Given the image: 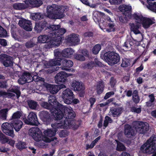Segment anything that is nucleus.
I'll return each instance as SVG.
<instances>
[{
  "mask_svg": "<svg viewBox=\"0 0 156 156\" xmlns=\"http://www.w3.org/2000/svg\"><path fill=\"white\" fill-rule=\"evenodd\" d=\"M67 7L62 5H53L48 6L46 16L52 19H60L65 16L64 13L67 10Z\"/></svg>",
  "mask_w": 156,
  "mask_h": 156,
  "instance_id": "20e7f679",
  "label": "nucleus"
},
{
  "mask_svg": "<svg viewBox=\"0 0 156 156\" xmlns=\"http://www.w3.org/2000/svg\"><path fill=\"white\" fill-rule=\"evenodd\" d=\"M12 60V58L11 57L7 55V57L4 60L3 64L5 67L10 66L13 64Z\"/></svg>",
  "mask_w": 156,
  "mask_h": 156,
  "instance_id": "2f4dec72",
  "label": "nucleus"
},
{
  "mask_svg": "<svg viewBox=\"0 0 156 156\" xmlns=\"http://www.w3.org/2000/svg\"><path fill=\"white\" fill-rule=\"evenodd\" d=\"M11 124L15 130L18 132L22 128L23 123L20 120H14L11 122Z\"/></svg>",
  "mask_w": 156,
  "mask_h": 156,
  "instance_id": "a211bd4d",
  "label": "nucleus"
},
{
  "mask_svg": "<svg viewBox=\"0 0 156 156\" xmlns=\"http://www.w3.org/2000/svg\"><path fill=\"white\" fill-rule=\"evenodd\" d=\"M62 106L59 107L58 110L55 111L54 116L57 120H61L60 122L52 124V127L54 129L63 128L67 129L73 128L76 129L78 126L75 125V122L70 119L73 118L75 116V113L70 107Z\"/></svg>",
  "mask_w": 156,
  "mask_h": 156,
  "instance_id": "f257e3e1",
  "label": "nucleus"
},
{
  "mask_svg": "<svg viewBox=\"0 0 156 156\" xmlns=\"http://www.w3.org/2000/svg\"><path fill=\"white\" fill-rule=\"evenodd\" d=\"M139 25H135L133 24L131 25V30L135 34H140V39L139 41L142 40V35L140 31L139 30Z\"/></svg>",
  "mask_w": 156,
  "mask_h": 156,
  "instance_id": "a878e982",
  "label": "nucleus"
},
{
  "mask_svg": "<svg viewBox=\"0 0 156 156\" xmlns=\"http://www.w3.org/2000/svg\"><path fill=\"white\" fill-rule=\"evenodd\" d=\"M79 36L77 34H73L70 35L67 39V41L70 44L71 46L75 45L80 41Z\"/></svg>",
  "mask_w": 156,
  "mask_h": 156,
  "instance_id": "f3484780",
  "label": "nucleus"
},
{
  "mask_svg": "<svg viewBox=\"0 0 156 156\" xmlns=\"http://www.w3.org/2000/svg\"><path fill=\"white\" fill-rule=\"evenodd\" d=\"M135 124L136 131L140 133H144L149 130L148 124L146 122H136Z\"/></svg>",
  "mask_w": 156,
  "mask_h": 156,
  "instance_id": "9b49d317",
  "label": "nucleus"
},
{
  "mask_svg": "<svg viewBox=\"0 0 156 156\" xmlns=\"http://www.w3.org/2000/svg\"><path fill=\"white\" fill-rule=\"evenodd\" d=\"M2 129L6 134L13 137L14 136V131L11 125L8 122L3 123L2 126Z\"/></svg>",
  "mask_w": 156,
  "mask_h": 156,
  "instance_id": "ddd939ff",
  "label": "nucleus"
},
{
  "mask_svg": "<svg viewBox=\"0 0 156 156\" xmlns=\"http://www.w3.org/2000/svg\"><path fill=\"white\" fill-rule=\"evenodd\" d=\"M156 137L151 136L141 147V150L144 153H153L156 148Z\"/></svg>",
  "mask_w": 156,
  "mask_h": 156,
  "instance_id": "423d86ee",
  "label": "nucleus"
},
{
  "mask_svg": "<svg viewBox=\"0 0 156 156\" xmlns=\"http://www.w3.org/2000/svg\"><path fill=\"white\" fill-rule=\"evenodd\" d=\"M0 44L3 46H6L7 45V42L4 39H0Z\"/></svg>",
  "mask_w": 156,
  "mask_h": 156,
  "instance_id": "bf43d9fd",
  "label": "nucleus"
},
{
  "mask_svg": "<svg viewBox=\"0 0 156 156\" xmlns=\"http://www.w3.org/2000/svg\"><path fill=\"white\" fill-rule=\"evenodd\" d=\"M9 139L2 133H0V141L2 144L8 142Z\"/></svg>",
  "mask_w": 156,
  "mask_h": 156,
  "instance_id": "ea45409f",
  "label": "nucleus"
},
{
  "mask_svg": "<svg viewBox=\"0 0 156 156\" xmlns=\"http://www.w3.org/2000/svg\"><path fill=\"white\" fill-rule=\"evenodd\" d=\"M73 65V63L71 60H67L64 59L62 61V66L61 67L62 69L68 71H70L71 70L70 69L67 68L72 67Z\"/></svg>",
  "mask_w": 156,
  "mask_h": 156,
  "instance_id": "aec40b11",
  "label": "nucleus"
},
{
  "mask_svg": "<svg viewBox=\"0 0 156 156\" xmlns=\"http://www.w3.org/2000/svg\"><path fill=\"white\" fill-rule=\"evenodd\" d=\"M31 16L32 19L34 20H40L44 18V16L40 13H32Z\"/></svg>",
  "mask_w": 156,
  "mask_h": 156,
  "instance_id": "473e14b6",
  "label": "nucleus"
},
{
  "mask_svg": "<svg viewBox=\"0 0 156 156\" xmlns=\"http://www.w3.org/2000/svg\"><path fill=\"white\" fill-rule=\"evenodd\" d=\"M37 117L36 114L33 112H31L27 117V119H24V122L27 124L30 125H34L37 122Z\"/></svg>",
  "mask_w": 156,
  "mask_h": 156,
  "instance_id": "4468645a",
  "label": "nucleus"
},
{
  "mask_svg": "<svg viewBox=\"0 0 156 156\" xmlns=\"http://www.w3.org/2000/svg\"><path fill=\"white\" fill-rule=\"evenodd\" d=\"M30 3V4H31L33 6L35 7L39 6L42 4V2L41 0H39V1L37 0L31 1Z\"/></svg>",
  "mask_w": 156,
  "mask_h": 156,
  "instance_id": "a18cd8bd",
  "label": "nucleus"
},
{
  "mask_svg": "<svg viewBox=\"0 0 156 156\" xmlns=\"http://www.w3.org/2000/svg\"><path fill=\"white\" fill-rule=\"evenodd\" d=\"M81 2L84 4L90 6L93 8H96L97 4H90L87 0H81Z\"/></svg>",
  "mask_w": 156,
  "mask_h": 156,
  "instance_id": "a19ab883",
  "label": "nucleus"
},
{
  "mask_svg": "<svg viewBox=\"0 0 156 156\" xmlns=\"http://www.w3.org/2000/svg\"><path fill=\"white\" fill-rule=\"evenodd\" d=\"M133 18L135 20L136 22L138 23V24H134L135 25H139V27L140 26V24L142 20L144 19V17H143V16L141 14L139 13H135L133 15ZM132 23L130 24L131 26V25Z\"/></svg>",
  "mask_w": 156,
  "mask_h": 156,
  "instance_id": "4be33fe9",
  "label": "nucleus"
},
{
  "mask_svg": "<svg viewBox=\"0 0 156 156\" xmlns=\"http://www.w3.org/2000/svg\"><path fill=\"white\" fill-rule=\"evenodd\" d=\"M72 75L71 74H67L66 72L61 71L57 74L55 77V81L57 83L59 82H64L66 79V78Z\"/></svg>",
  "mask_w": 156,
  "mask_h": 156,
  "instance_id": "2eb2a0df",
  "label": "nucleus"
},
{
  "mask_svg": "<svg viewBox=\"0 0 156 156\" xmlns=\"http://www.w3.org/2000/svg\"><path fill=\"white\" fill-rule=\"evenodd\" d=\"M104 59L109 65L112 66L117 63L119 61V55L114 52H108L104 55Z\"/></svg>",
  "mask_w": 156,
  "mask_h": 156,
  "instance_id": "0eeeda50",
  "label": "nucleus"
},
{
  "mask_svg": "<svg viewBox=\"0 0 156 156\" xmlns=\"http://www.w3.org/2000/svg\"><path fill=\"white\" fill-rule=\"evenodd\" d=\"M35 81H44L43 78L40 77L35 76L32 77L29 73L24 72L22 75L21 77L18 80V82L19 84H23L26 82H30L32 80Z\"/></svg>",
  "mask_w": 156,
  "mask_h": 156,
  "instance_id": "6e6552de",
  "label": "nucleus"
},
{
  "mask_svg": "<svg viewBox=\"0 0 156 156\" xmlns=\"http://www.w3.org/2000/svg\"><path fill=\"white\" fill-rule=\"evenodd\" d=\"M112 120L108 116H106L104 124V126L106 127L108 126V123L112 122Z\"/></svg>",
  "mask_w": 156,
  "mask_h": 156,
  "instance_id": "603ef678",
  "label": "nucleus"
},
{
  "mask_svg": "<svg viewBox=\"0 0 156 156\" xmlns=\"http://www.w3.org/2000/svg\"><path fill=\"white\" fill-rule=\"evenodd\" d=\"M34 45V44L31 41L25 44L26 47L27 48H31L33 47Z\"/></svg>",
  "mask_w": 156,
  "mask_h": 156,
  "instance_id": "e2e57ef3",
  "label": "nucleus"
},
{
  "mask_svg": "<svg viewBox=\"0 0 156 156\" xmlns=\"http://www.w3.org/2000/svg\"><path fill=\"white\" fill-rule=\"evenodd\" d=\"M104 85L103 83L101 82L97 86V90L98 94H101L103 91Z\"/></svg>",
  "mask_w": 156,
  "mask_h": 156,
  "instance_id": "c03bdc74",
  "label": "nucleus"
},
{
  "mask_svg": "<svg viewBox=\"0 0 156 156\" xmlns=\"http://www.w3.org/2000/svg\"><path fill=\"white\" fill-rule=\"evenodd\" d=\"M115 141L117 144L116 150L117 151H122L125 150V147L122 143L118 142L117 140H115Z\"/></svg>",
  "mask_w": 156,
  "mask_h": 156,
  "instance_id": "79ce46f5",
  "label": "nucleus"
},
{
  "mask_svg": "<svg viewBox=\"0 0 156 156\" xmlns=\"http://www.w3.org/2000/svg\"><path fill=\"white\" fill-rule=\"evenodd\" d=\"M43 28L44 27L41 26V24L38 23H36L34 29L37 30V32H40Z\"/></svg>",
  "mask_w": 156,
  "mask_h": 156,
  "instance_id": "de8ad7c7",
  "label": "nucleus"
},
{
  "mask_svg": "<svg viewBox=\"0 0 156 156\" xmlns=\"http://www.w3.org/2000/svg\"><path fill=\"white\" fill-rule=\"evenodd\" d=\"M138 92L136 90L134 91L133 94V100L135 103H138L140 101V98L137 95Z\"/></svg>",
  "mask_w": 156,
  "mask_h": 156,
  "instance_id": "e433bc0d",
  "label": "nucleus"
},
{
  "mask_svg": "<svg viewBox=\"0 0 156 156\" xmlns=\"http://www.w3.org/2000/svg\"><path fill=\"white\" fill-rule=\"evenodd\" d=\"M7 35V31L0 25V37H5Z\"/></svg>",
  "mask_w": 156,
  "mask_h": 156,
  "instance_id": "3c124183",
  "label": "nucleus"
},
{
  "mask_svg": "<svg viewBox=\"0 0 156 156\" xmlns=\"http://www.w3.org/2000/svg\"><path fill=\"white\" fill-rule=\"evenodd\" d=\"M131 111L133 112L139 113L141 111V108L140 107L136 108L135 107H133L131 108Z\"/></svg>",
  "mask_w": 156,
  "mask_h": 156,
  "instance_id": "864d4df0",
  "label": "nucleus"
},
{
  "mask_svg": "<svg viewBox=\"0 0 156 156\" xmlns=\"http://www.w3.org/2000/svg\"><path fill=\"white\" fill-rule=\"evenodd\" d=\"M51 35L50 34L49 36L46 35H42L39 36L38 38V41L41 43H45L50 40Z\"/></svg>",
  "mask_w": 156,
  "mask_h": 156,
  "instance_id": "7c9ffc66",
  "label": "nucleus"
},
{
  "mask_svg": "<svg viewBox=\"0 0 156 156\" xmlns=\"http://www.w3.org/2000/svg\"><path fill=\"white\" fill-rule=\"evenodd\" d=\"M154 22L150 19L144 17L142 20L141 23L142 24L143 27L145 28H148L150 26L153 24Z\"/></svg>",
  "mask_w": 156,
  "mask_h": 156,
  "instance_id": "393cba45",
  "label": "nucleus"
},
{
  "mask_svg": "<svg viewBox=\"0 0 156 156\" xmlns=\"http://www.w3.org/2000/svg\"><path fill=\"white\" fill-rule=\"evenodd\" d=\"M27 104L29 107L31 109H35L37 105V104L35 101L31 100L28 101Z\"/></svg>",
  "mask_w": 156,
  "mask_h": 156,
  "instance_id": "c9c22d12",
  "label": "nucleus"
},
{
  "mask_svg": "<svg viewBox=\"0 0 156 156\" xmlns=\"http://www.w3.org/2000/svg\"><path fill=\"white\" fill-rule=\"evenodd\" d=\"M19 25L25 30L28 31H31L33 27L31 22L29 20L23 19L20 20L19 22Z\"/></svg>",
  "mask_w": 156,
  "mask_h": 156,
  "instance_id": "dca6fc26",
  "label": "nucleus"
},
{
  "mask_svg": "<svg viewBox=\"0 0 156 156\" xmlns=\"http://www.w3.org/2000/svg\"><path fill=\"white\" fill-rule=\"evenodd\" d=\"M74 57L77 60L84 61L85 60V57L81 54H76L74 56Z\"/></svg>",
  "mask_w": 156,
  "mask_h": 156,
  "instance_id": "8fccbe9b",
  "label": "nucleus"
},
{
  "mask_svg": "<svg viewBox=\"0 0 156 156\" xmlns=\"http://www.w3.org/2000/svg\"><path fill=\"white\" fill-rule=\"evenodd\" d=\"M122 108H118L111 109L109 112L110 115L114 117L117 116L122 112Z\"/></svg>",
  "mask_w": 156,
  "mask_h": 156,
  "instance_id": "cd10ccee",
  "label": "nucleus"
},
{
  "mask_svg": "<svg viewBox=\"0 0 156 156\" xmlns=\"http://www.w3.org/2000/svg\"><path fill=\"white\" fill-rule=\"evenodd\" d=\"M13 8L16 9L20 10L25 9L28 7V5L24 3H16L13 5Z\"/></svg>",
  "mask_w": 156,
  "mask_h": 156,
  "instance_id": "c85d7f7f",
  "label": "nucleus"
},
{
  "mask_svg": "<svg viewBox=\"0 0 156 156\" xmlns=\"http://www.w3.org/2000/svg\"><path fill=\"white\" fill-rule=\"evenodd\" d=\"M71 86L74 91H82L80 94V96L82 97L83 96L85 87L81 82L74 81L72 83Z\"/></svg>",
  "mask_w": 156,
  "mask_h": 156,
  "instance_id": "f8f14e48",
  "label": "nucleus"
},
{
  "mask_svg": "<svg viewBox=\"0 0 156 156\" xmlns=\"http://www.w3.org/2000/svg\"><path fill=\"white\" fill-rule=\"evenodd\" d=\"M95 66L94 62L91 61L89 62L87 64H84L83 67L85 68L92 69Z\"/></svg>",
  "mask_w": 156,
  "mask_h": 156,
  "instance_id": "f704fd0d",
  "label": "nucleus"
},
{
  "mask_svg": "<svg viewBox=\"0 0 156 156\" xmlns=\"http://www.w3.org/2000/svg\"><path fill=\"white\" fill-rule=\"evenodd\" d=\"M7 57V55L5 54L0 55V62H3L5 59Z\"/></svg>",
  "mask_w": 156,
  "mask_h": 156,
  "instance_id": "680f3d73",
  "label": "nucleus"
},
{
  "mask_svg": "<svg viewBox=\"0 0 156 156\" xmlns=\"http://www.w3.org/2000/svg\"><path fill=\"white\" fill-rule=\"evenodd\" d=\"M16 147L19 149L21 150L25 148L26 144L25 142L20 141L17 144Z\"/></svg>",
  "mask_w": 156,
  "mask_h": 156,
  "instance_id": "09e8293b",
  "label": "nucleus"
},
{
  "mask_svg": "<svg viewBox=\"0 0 156 156\" xmlns=\"http://www.w3.org/2000/svg\"><path fill=\"white\" fill-rule=\"evenodd\" d=\"M8 111L7 109H3L0 111V117L3 119H6Z\"/></svg>",
  "mask_w": 156,
  "mask_h": 156,
  "instance_id": "4c0bfd02",
  "label": "nucleus"
},
{
  "mask_svg": "<svg viewBox=\"0 0 156 156\" xmlns=\"http://www.w3.org/2000/svg\"><path fill=\"white\" fill-rule=\"evenodd\" d=\"M101 46L100 44H97L95 45L92 49L93 53L95 54H97L101 50Z\"/></svg>",
  "mask_w": 156,
  "mask_h": 156,
  "instance_id": "37998d69",
  "label": "nucleus"
},
{
  "mask_svg": "<svg viewBox=\"0 0 156 156\" xmlns=\"http://www.w3.org/2000/svg\"><path fill=\"white\" fill-rule=\"evenodd\" d=\"M114 92L112 91L107 93L104 97V98L106 99H107L110 97L112 95H114Z\"/></svg>",
  "mask_w": 156,
  "mask_h": 156,
  "instance_id": "13d9d810",
  "label": "nucleus"
},
{
  "mask_svg": "<svg viewBox=\"0 0 156 156\" xmlns=\"http://www.w3.org/2000/svg\"><path fill=\"white\" fill-rule=\"evenodd\" d=\"M74 52V51L71 48H65L62 51V56L65 57H70Z\"/></svg>",
  "mask_w": 156,
  "mask_h": 156,
  "instance_id": "5701e85b",
  "label": "nucleus"
},
{
  "mask_svg": "<svg viewBox=\"0 0 156 156\" xmlns=\"http://www.w3.org/2000/svg\"><path fill=\"white\" fill-rule=\"evenodd\" d=\"M94 146L91 143L90 145L89 144H86V149L87 150H88L89 149H91L94 147Z\"/></svg>",
  "mask_w": 156,
  "mask_h": 156,
  "instance_id": "774afa93",
  "label": "nucleus"
},
{
  "mask_svg": "<svg viewBox=\"0 0 156 156\" xmlns=\"http://www.w3.org/2000/svg\"><path fill=\"white\" fill-rule=\"evenodd\" d=\"M149 101L151 102H153L154 100V98L153 94H151L149 96Z\"/></svg>",
  "mask_w": 156,
  "mask_h": 156,
  "instance_id": "338daca9",
  "label": "nucleus"
},
{
  "mask_svg": "<svg viewBox=\"0 0 156 156\" xmlns=\"http://www.w3.org/2000/svg\"><path fill=\"white\" fill-rule=\"evenodd\" d=\"M101 138V136H99L96 139H95L92 142V143L94 145V146L96 144L98 141Z\"/></svg>",
  "mask_w": 156,
  "mask_h": 156,
  "instance_id": "69168bd1",
  "label": "nucleus"
},
{
  "mask_svg": "<svg viewBox=\"0 0 156 156\" xmlns=\"http://www.w3.org/2000/svg\"><path fill=\"white\" fill-rule=\"evenodd\" d=\"M147 1L148 4L147 8L156 13V0H147Z\"/></svg>",
  "mask_w": 156,
  "mask_h": 156,
  "instance_id": "b1692460",
  "label": "nucleus"
},
{
  "mask_svg": "<svg viewBox=\"0 0 156 156\" xmlns=\"http://www.w3.org/2000/svg\"><path fill=\"white\" fill-rule=\"evenodd\" d=\"M132 43L129 41L127 40L124 43L123 46V49L126 51H128L131 48V46Z\"/></svg>",
  "mask_w": 156,
  "mask_h": 156,
  "instance_id": "72a5a7b5",
  "label": "nucleus"
},
{
  "mask_svg": "<svg viewBox=\"0 0 156 156\" xmlns=\"http://www.w3.org/2000/svg\"><path fill=\"white\" fill-rule=\"evenodd\" d=\"M119 10L121 12H125L124 14L126 15H127L126 14V12H128L127 13L129 14V11L131 9V7L130 6L126 5H120L119 7Z\"/></svg>",
  "mask_w": 156,
  "mask_h": 156,
  "instance_id": "c756f323",
  "label": "nucleus"
},
{
  "mask_svg": "<svg viewBox=\"0 0 156 156\" xmlns=\"http://www.w3.org/2000/svg\"><path fill=\"white\" fill-rule=\"evenodd\" d=\"M59 25L50 26L49 29L51 35L48 45L50 47H57L61 44L62 40L61 36L66 32L63 28H60Z\"/></svg>",
  "mask_w": 156,
  "mask_h": 156,
  "instance_id": "7ed1b4c3",
  "label": "nucleus"
},
{
  "mask_svg": "<svg viewBox=\"0 0 156 156\" xmlns=\"http://www.w3.org/2000/svg\"><path fill=\"white\" fill-rule=\"evenodd\" d=\"M54 55L56 58L55 59L51 60L48 62H47L46 63H45L44 65L46 68H49L50 66L61 65V59L60 58L62 56V52H61L58 50H55L54 51Z\"/></svg>",
  "mask_w": 156,
  "mask_h": 156,
  "instance_id": "1a4fd4ad",
  "label": "nucleus"
},
{
  "mask_svg": "<svg viewBox=\"0 0 156 156\" xmlns=\"http://www.w3.org/2000/svg\"><path fill=\"white\" fill-rule=\"evenodd\" d=\"M44 86L47 90L51 93L54 94L56 93L59 90V87L57 85H52L48 83H45Z\"/></svg>",
  "mask_w": 156,
  "mask_h": 156,
  "instance_id": "6ab92c4d",
  "label": "nucleus"
},
{
  "mask_svg": "<svg viewBox=\"0 0 156 156\" xmlns=\"http://www.w3.org/2000/svg\"><path fill=\"white\" fill-rule=\"evenodd\" d=\"M81 53L82 55L84 56L85 57L88 56L89 53L88 51L86 49H83L81 50Z\"/></svg>",
  "mask_w": 156,
  "mask_h": 156,
  "instance_id": "052dcab7",
  "label": "nucleus"
},
{
  "mask_svg": "<svg viewBox=\"0 0 156 156\" xmlns=\"http://www.w3.org/2000/svg\"><path fill=\"white\" fill-rule=\"evenodd\" d=\"M48 102L50 104L45 101L41 102L40 103V104L42 107L50 109L51 113H53L54 116L55 111L58 110L59 107L62 106V105L57 102L55 97L54 96H50L49 98Z\"/></svg>",
  "mask_w": 156,
  "mask_h": 156,
  "instance_id": "39448f33",
  "label": "nucleus"
},
{
  "mask_svg": "<svg viewBox=\"0 0 156 156\" xmlns=\"http://www.w3.org/2000/svg\"><path fill=\"white\" fill-rule=\"evenodd\" d=\"M116 83L115 80L113 78H112L110 81V84L112 87H113L115 84Z\"/></svg>",
  "mask_w": 156,
  "mask_h": 156,
  "instance_id": "0e129e2a",
  "label": "nucleus"
},
{
  "mask_svg": "<svg viewBox=\"0 0 156 156\" xmlns=\"http://www.w3.org/2000/svg\"><path fill=\"white\" fill-rule=\"evenodd\" d=\"M114 26V24L113 23H109L108 27H109V29L106 30L108 32L114 31L115 30Z\"/></svg>",
  "mask_w": 156,
  "mask_h": 156,
  "instance_id": "6e6d98bb",
  "label": "nucleus"
},
{
  "mask_svg": "<svg viewBox=\"0 0 156 156\" xmlns=\"http://www.w3.org/2000/svg\"><path fill=\"white\" fill-rule=\"evenodd\" d=\"M125 134L128 137L130 138L135 134L134 131L129 125H126L125 126Z\"/></svg>",
  "mask_w": 156,
  "mask_h": 156,
  "instance_id": "412c9836",
  "label": "nucleus"
},
{
  "mask_svg": "<svg viewBox=\"0 0 156 156\" xmlns=\"http://www.w3.org/2000/svg\"><path fill=\"white\" fill-rule=\"evenodd\" d=\"M21 115V113L20 112L17 111L14 113L12 117L11 120H17L16 119L20 118Z\"/></svg>",
  "mask_w": 156,
  "mask_h": 156,
  "instance_id": "49530a36",
  "label": "nucleus"
},
{
  "mask_svg": "<svg viewBox=\"0 0 156 156\" xmlns=\"http://www.w3.org/2000/svg\"><path fill=\"white\" fill-rule=\"evenodd\" d=\"M130 61L129 59L124 58L122 60V62L121 66L122 67H126L130 65Z\"/></svg>",
  "mask_w": 156,
  "mask_h": 156,
  "instance_id": "58836bf2",
  "label": "nucleus"
},
{
  "mask_svg": "<svg viewBox=\"0 0 156 156\" xmlns=\"http://www.w3.org/2000/svg\"><path fill=\"white\" fill-rule=\"evenodd\" d=\"M56 131L55 129L54 130L47 129L44 131V135L43 136L41 130L38 127H35L29 130V133L37 141L42 140L45 142L49 143L57 139V138L55 136Z\"/></svg>",
  "mask_w": 156,
  "mask_h": 156,
  "instance_id": "f03ea898",
  "label": "nucleus"
},
{
  "mask_svg": "<svg viewBox=\"0 0 156 156\" xmlns=\"http://www.w3.org/2000/svg\"><path fill=\"white\" fill-rule=\"evenodd\" d=\"M11 92L15 93L17 96V98H18L20 94V92L19 91V89L18 87L16 89H11Z\"/></svg>",
  "mask_w": 156,
  "mask_h": 156,
  "instance_id": "5fc2aeb1",
  "label": "nucleus"
},
{
  "mask_svg": "<svg viewBox=\"0 0 156 156\" xmlns=\"http://www.w3.org/2000/svg\"><path fill=\"white\" fill-rule=\"evenodd\" d=\"M122 0H109V2L112 4H120Z\"/></svg>",
  "mask_w": 156,
  "mask_h": 156,
  "instance_id": "4d7b16f0",
  "label": "nucleus"
},
{
  "mask_svg": "<svg viewBox=\"0 0 156 156\" xmlns=\"http://www.w3.org/2000/svg\"><path fill=\"white\" fill-rule=\"evenodd\" d=\"M39 116L41 119L44 122H46L50 118V115L46 111H43L40 113Z\"/></svg>",
  "mask_w": 156,
  "mask_h": 156,
  "instance_id": "bb28decb",
  "label": "nucleus"
},
{
  "mask_svg": "<svg viewBox=\"0 0 156 156\" xmlns=\"http://www.w3.org/2000/svg\"><path fill=\"white\" fill-rule=\"evenodd\" d=\"M73 96V93L69 89H67L63 91L62 95L64 102L67 104H71Z\"/></svg>",
  "mask_w": 156,
  "mask_h": 156,
  "instance_id": "9d476101",
  "label": "nucleus"
}]
</instances>
